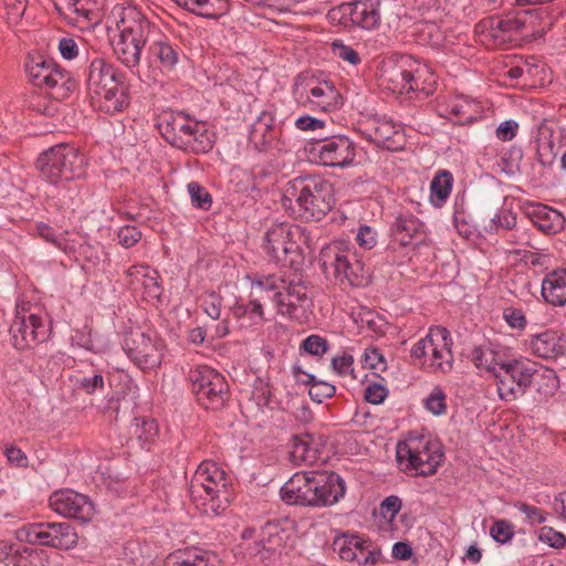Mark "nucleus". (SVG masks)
<instances>
[{
	"label": "nucleus",
	"instance_id": "19",
	"mask_svg": "<svg viewBox=\"0 0 566 566\" xmlns=\"http://www.w3.org/2000/svg\"><path fill=\"white\" fill-rule=\"evenodd\" d=\"M49 502L51 509L64 517L86 523L94 516V505L90 499L70 489L53 492Z\"/></svg>",
	"mask_w": 566,
	"mask_h": 566
},
{
	"label": "nucleus",
	"instance_id": "63",
	"mask_svg": "<svg viewBox=\"0 0 566 566\" xmlns=\"http://www.w3.org/2000/svg\"><path fill=\"white\" fill-rule=\"evenodd\" d=\"M517 128L518 124L515 120L502 122L496 128V137L503 142L512 140L516 135Z\"/></svg>",
	"mask_w": 566,
	"mask_h": 566
},
{
	"label": "nucleus",
	"instance_id": "13",
	"mask_svg": "<svg viewBox=\"0 0 566 566\" xmlns=\"http://www.w3.org/2000/svg\"><path fill=\"white\" fill-rule=\"evenodd\" d=\"M188 379L198 402L207 409H220L228 396V384L224 377L209 366H197L190 369Z\"/></svg>",
	"mask_w": 566,
	"mask_h": 566
},
{
	"label": "nucleus",
	"instance_id": "47",
	"mask_svg": "<svg viewBox=\"0 0 566 566\" xmlns=\"http://www.w3.org/2000/svg\"><path fill=\"white\" fill-rule=\"evenodd\" d=\"M74 385L77 389L87 395H93L96 391H103L105 387L104 376L99 373L93 375H84L76 377Z\"/></svg>",
	"mask_w": 566,
	"mask_h": 566
},
{
	"label": "nucleus",
	"instance_id": "38",
	"mask_svg": "<svg viewBox=\"0 0 566 566\" xmlns=\"http://www.w3.org/2000/svg\"><path fill=\"white\" fill-rule=\"evenodd\" d=\"M149 53L159 61L160 67L165 71L174 70L179 60L177 48L166 39L154 41L149 46Z\"/></svg>",
	"mask_w": 566,
	"mask_h": 566
},
{
	"label": "nucleus",
	"instance_id": "36",
	"mask_svg": "<svg viewBox=\"0 0 566 566\" xmlns=\"http://www.w3.org/2000/svg\"><path fill=\"white\" fill-rule=\"evenodd\" d=\"M452 187V174L448 170H439L430 182V203L434 208H442L450 197Z\"/></svg>",
	"mask_w": 566,
	"mask_h": 566
},
{
	"label": "nucleus",
	"instance_id": "6",
	"mask_svg": "<svg viewBox=\"0 0 566 566\" xmlns=\"http://www.w3.org/2000/svg\"><path fill=\"white\" fill-rule=\"evenodd\" d=\"M252 289L272 294L277 312L290 317L297 316L298 310L305 311L312 305L308 287L300 279L287 281L281 274H261L253 279Z\"/></svg>",
	"mask_w": 566,
	"mask_h": 566
},
{
	"label": "nucleus",
	"instance_id": "46",
	"mask_svg": "<svg viewBox=\"0 0 566 566\" xmlns=\"http://www.w3.org/2000/svg\"><path fill=\"white\" fill-rule=\"evenodd\" d=\"M34 232L44 241L51 243L55 248L62 251H66L67 241L64 234L56 233V231L51 226L44 222H39L34 227Z\"/></svg>",
	"mask_w": 566,
	"mask_h": 566
},
{
	"label": "nucleus",
	"instance_id": "27",
	"mask_svg": "<svg viewBox=\"0 0 566 566\" xmlns=\"http://www.w3.org/2000/svg\"><path fill=\"white\" fill-rule=\"evenodd\" d=\"M528 350L543 359H557L566 353V340L554 331L532 335L527 340Z\"/></svg>",
	"mask_w": 566,
	"mask_h": 566
},
{
	"label": "nucleus",
	"instance_id": "59",
	"mask_svg": "<svg viewBox=\"0 0 566 566\" xmlns=\"http://www.w3.org/2000/svg\"><path fill=\"white\" fill-rule=\"evenodd\" d=\"M387 396L388 390L382 385L374 382L366 387L365 399L369 403L379 405L386 399Z\"/></svg>",
	"mask_w": 566,
	"mask_h": 566
},
{
	"label": "nucleus",
	"instance_id": "57",
	"mask_svg": "<svg viewBox=\"0 0 566 566\" xmlns=\"http://www.w3.org/2000/svg\"><path fill=\"white\" fill-rule=\"evenodd\" d=\"M363 363H364V366L369 369H374V370H385L386 369L385 358H384L382 354L376 348H370V349L365 350Z\"/></svg>",
	"mask_w": 566,
	"mask_h": 566
},
{
	"label": "nucleus",
	"instance_id": "16",
	"mask_svg": "<svg viewBox=\"0 0 566 566\" xmlns=\"http://www.w3.org/2000/svg\"><path fill=\"white\" fill-rule=\"evenodd\" d=\"M311 155L319 165L348 168L357 164V145L345 135H335L314 143Z\"/></svg>",
	"mask_w": 566,
	"mask_h": 566
},
{
	"label": "nucleus",
	"instance_id": "48",
	"mask_svg": "<svg viewBox=\"0 0 566 566\" xmlns=\"http://www.w3.org/2000/svg\"><path fill=\"white\" fill-rule=\"evenodd\" d=\"M447 396L442 388L434 387L423 400L426 409L434 416H442L447 411Z\"/></svg>",
	"mask_w": 566,
	"mask_h": 566
},
{
	"label": "nucleus",
	"instance_id": "18",
	"mask_svg": "<svg viewBox=\"0 0 566 566\" xmlns=\"http://www.w3.org/2000/svg\"><path fill=\"white\" fill-rule=\"evenodd\" d=\"M346 493L344 479L335 472H315L311 475V507L332 506Z\"/></svg>",
	"mask_w": 566,
	"mask_h": 566
},
{
	"label": "nucleus",
	"instance_id": "35",
	"mask_svg": "<svg viewBox=\"0 0 566 566\" xmlns=\"http://www.w3.org/2000/svg\"><path fill=\"white\" fill-rule=\"evenodd\" d=\"M179 7L206 19H217L227 10V0H174Z\"/></svg>",
	"mask_w": 566,
	"mask_h": 566
},
{
	"label": "nucleus",
	"instance_id": "22",
	"mask_svg": "<svg viewBox=\"0 0 566 566\" xmlns=\"http://www.w3.org/2000/svg\"><path fill=\"white\" fill-rule=\"evenodd\" d=\"M334 549L338 552L343 560L357 562L358 565H374L381 558L380 549L374 547L371 542L354 534H343L336 537Z\"/></svg>",
	"mask_w": 566,
	"mask_h": 566
},
{
	"label": "nucleus",
	"instance_id": "64",
	"mask_svg": "<svg viewBox=\"0 0 566 566\" xmlns=\"http://www.w3.org/2000/svg\"><path fill=\"white\" fill-rule=\"evenodd\" d=\"M523 158V153L520 148H512L510 150V158H502L503 171L513 175L518 170L520 161Z\"/></svg>",
	"mask_w": 566,
	"mask_h": 566
},
{
	"label": "nucleus",
	"instance_id": "24",
	"mask_svg": "<svg viewBox=\"0 0 566 566\" xmlns=\"http://www.w3.org/2000/svg\"><path fill=\"white\" fill-rule=\"evenodd\" d=\"M282 126L277 124L271 111H262L253 122L249 132V142L259 151L275 147L281 138Z\"/></svg>",
	"mask_w": 566,
	"mask_h": 566
},
{
	"label": "nucleus",
	"instance_id": "5",
	"mask_svg": "<svg viewBox=\"0 0 566 566\" xmlns=\"http://www.w3.org/2000/svg\"><path fill=\"white\" fill-rule=\"evenodd\" d=\"M86 165L85 156L69 144L52 146L41 153L36 160L41 178L53 186L83 178Z\"/></svg>",
	"mask_w": 566,
	"mask_h": 566
},
{
	"label": "nucleus",
	"instance_id": "29",
	"mask_svg": "<svg viewBox=\"0 0 566 566\" xmlns=\"http://www.w3.org/2000/svg\"><path fill=\"white\" fill-rule=\"evenodd\" d=\"M312 471L296 472L281 488V499L290 505H310Z\"/></svg>",
	"mask_w": 566,
	"mask_h": 566
},
{
	"label": "nucleus",
	"instance_id": "28",
	"mask_svg": "<svg viewBox=\"0 0 566 566\" xmlns=\"http://www.w3.org/2000/svg\"><path fill=\"white\" fill-rule=\"evenodd\" d=\"M326 441L327 439L322 434L303 432L295 437L291 455L294 461L313 464L318 460Z\"/></svg>",
	"mask_w": 566,
	"mask_h": 566
},
{
	"label": "nucleus",
	"instance_id": "11",
	"mask_svg": "<svg viewBox=\"0 0 566 566\" xmlns=\"http://www.w3.org/2000/svg\"><path fill=\"white\" fill-rule=\"evenodd\" d=\"M452 338L446 327H430L428 334L410 349L411 357L433 373L447 374L453 367Z\"/></svg>",
	"mask_w": 566,
	"mask_h": 566
},
{
	"label": "nucleus",
	"instance_id": "9",
	"mask_svg": "<svg viewBox=\"0 0 566 566\" xmlns=\"http://www.w3.org/2000/svg\"><path fill=\"white\" fill-rule=\"evenodd\" d=\"M318 263L326 276H333L343 287L363 286L368 282V272L353 249L343 243L324 248Z\"/></svg>",
	"mask_w": 566,
	"mask_h": 566
},
{
	"label": "nucleus",
	"instance_id": "1",
	"mask_svg": "<svg viewBox=\"0 0 566 566\" xmlns=\"http://www.w3.org/2000/svg\"><path fill=\"white\" fill-rule=\"evenodd\" d=\"M125 80L124 72L104 59L95 57L88 66L86 78L92 104L106 114L124 112L130 103Z\"/></svg>",
	"mask_w": 566,
	"mask_h": 566
},
{
	"label": "nucleus",
	"instance_id": "32",
	"mask_svg": "<svg viewBox=\"0 0 566 566\" xmlns=\"http://www.w3.org/2000/svg\"><path fill=\"white\" fill-rule=\"evenodd\" d=\"M213 560L211 553L193 547L169 554L165 566H214Z\"/></svg>",
	"mask_w": 566,
	"mask_h": 566
},
{
	"label": "nucleus",
	"instance_id": "31",
	"mask_svg": "<svg viewBox=\"0 0 566 566\" xmlns=\"http://www.w3.org/2000/svg\"><path fill=\"white\" fill-rule=\"evenodd\" d=\"M542 295L554 306L566 304V268L555 270L545 276L542 282Z\"/></svg>",
	"mask_w": 566,
	"mask_h": 566
},
{
	"label": "nucleus",
	"instance_id": "8",
	"mask_svg": "<svg viewBox=\"0 0 566 566\" xmlns=\"http://www.w3.org/2000/svg\"><path fill=\"white\" fill-rule=\"evenodd\" d=\"M443 453L437 443L424 437L410 436L396 448L400 471L411 476L433 475L442 462Z\"/></svg>",
	"mask_w": 566,
	"mask_h": 566
},
{
	"label": "nucleus",
	"instance_id": "15",
	"mask_svg": "<svg viewBox=\"0 0 566 566\" xmlns=\"http://www.w3.org/2000/svg\"><path fill=\"white\" fill-rule=\"evenodd\" d=\"M25 71L34 86L53 91L52 96L56 99L67 96L75 85L70 73L51 59L32 57L27 62Z\"/></svg>",
	"mask_w": 566,
	"mask_h": 566
},
{
	"label": "nucleus",
	"instance_id": "12",
	"mask_svg": "<svg viewBox=\"0 0 566 566\" xmlns=\"http://www.w3.org/2000/svg\"><path fill=\"white\" fill-rule=\"evenodd\" d=\"M293 95L298 104L312 111L334 112L343 105V99L332 82L297 76Z\"/></svg>",
	"mask_w": 566,
	"mask_h": 566
},
{
	"label": "nucleus",
	"instance_id": "42",
	"mask_svg": "<svg viewBox=\"0 0 566 566\" xmlns=\"http://www.w3.org/2000/svg\"><path fill=\"white\" fill-rule=\"evenodd\" d=\"M23 554L31 555V549L23 547L21 551L13 544L0 542V566H21Z\"/></svg>",
	"mask_w": 566,
	"mask_h": 566
},
{
	"label": "nucleus",
	"instance_id": "23",
	"mask_svg": "<svg viewBox=\"0 0 566 566\" xmlns=\"http://www.w3.org/2000/svg\"><path fill=\"white\" fill-rule=\"evenodd\" d=\"M390 233L394 240L403 247L420 245L427 237L424 223L406 210L396 212L390 224Z\"/></svg>",
	"mask_w": 566,
	"mask_h": 566
},
{
	"label": "nucleus",
	"instance_id": "37",
	"mask_svg": "<svg viewBox=\"0 0 566 566\" xmlns=\"http://www.w3.org/2000/svg\"><path fill=\"white\" fill-rule=\"evenodd\" d=\"M45 528H50L51 547L69 551L77 545V534L69 523H46Z\"/></svg>",
	"mask_w": 566,
	"mask_h": 566
},
{
	"label": "nucleus",
	"instance_id": "54",
	"mask_svg": "<svg viewBox=\"0 0 566 566\" xmlns=\"http://www.w3.org/2000/svg\"><path fill=\"white\" fill-rule=\"evenodd\" d=\"M538 539L553 548H562L566 544V536L563 533L547 526L539 530Z\"/></svg>",
	"mask_w": 566,
	"mask_h": 566
},
{
	"label": "nucleus",
	"instance_id": "56",
	"mask_svg": "<svg viewBox=\"0 0 566 566\" xmlns=\"http://www.w3.org/2000/svg\"><path fill=\"white\" fill-rule=\"evenodd\" d=\"M514 507L524 514L531 524H542L546 521V513L542 509L525 502H516L514 503Z\"/></svg>",
	"mask_w": 566,
	"mask_h": 566
},
{
	"label": "nucleus",
	"instance_id": "17",
	"mask_svg": "<svg viewBox=\"0 0 566 566\" xmlns=\"http://www.w3.org/2000/svg\"><path fill=\"white\" fill-rule=\"evenodd\" d=\"M122 347L140 368H154L161 360V344L138 329L125 334Z\"/></svg>",
	"mask_w": 566,
	"mask_h": 566
},
{
	"label": "nucleus",
	"instance_id": "7",
	"mask_svg": "<svg viewBox=\"0 0 566 566\" xmlns=\"http://www.w3.org/2000/svg\"><path fill=\"white\" fill-rule=\"evenodd\" d=\"M158 128L163 137L177 148L195 154H205L212 148V139L206 124L181 112L166 114Z\"/></svg>",
	"mask_w": 566,
	"mask_h": 566
},
{
	"label": "nucleus",
	"instance_id": "58",
	"mask_svg": "<svg viewBox=\"0 0 566 566\" xmlns=\"http://www.w3.org/2000/svg\"><path fill=\"white\" fill-rule=\"evenodd\" d=\"M332 368L340 376L353 371L354 357L350 354L343 353L332 359Z\"/></svg>",
	"mask_w": 566,
	"mask_h": 566
},
{
	"label": "nucleus",
	"instance_id": "14",
	"mask_svg": "<svg viewBox=\"0 0 566 566\" xmlns=\"http://www.w3.org/2000/svg\"><path fill=\"white\" fill-rule=\"evenodd\" d=\"M12 345L20 350L35 347L49 336V327L44 319L31 311L30 303H19L14 318L10 325Z\"/></svg>",
	"mask_w": 566,
	"mask_h": 566
},
{
	"label": "nucleus",
	"instance_id": "60",
	"mask_svg": "<svg viewBox=\"0 0 566 566\" xmlns=\"http://www.w3.org/2000/svg\"><path fill=\"white\" fill-rule=\"evenodd\" d=\"M356 240L365 250H370L377 244L376 232L368 226H361L358 229Z\"/></svg>",
	"mask_w": 566,
	"mask_h": 566
},
{
	"label": "nucleus",
	"instance_id": "50",
	"mask_svg": "<svg viewBox=\"0 0 566 566\" xmlns=\"http://www.w3.org/2000/svg\"><path fill=\"white\" fill-rule=\"evenodd\" d=\"M490 534L495 542L506 544L514 536L513 525L505 520H499L491 526Z\"/></svg>",
	"mask_w": 566,
	"mask_h": 566
},
{
	"label": "nucleus",
	"instance_id": "49",
	"mask_svg": "<svg viewBox=\"0 0 566 566\" xmlns=\"http://www.w3.org/2000/svg\"><path fill=\"white\" fill-rule=\"evenodd\" d=\"M331 50L334 56L348 62L352 65H358L360 63V56L358 52L349 45H346L342 40H335L331 44Z\"/></svg>",
	"mask_w": 566,
	"mask_h": 566
},
{
	"label": "nucleus",
	"instance_id": "25",
	"mask_svg": "<svg viewBox=\"0 0 566 566\" xmlns=\"http://www.w3.org/2000/svg\"><path fill=\"white\" fill-rule=\"evenodd\" d=\"M424 71L417 67L413 70L410 59L402 60L399 65L391 70L389 82L392 84V91L400 94L423 92L426 95L430 91L426 88L422 75Z\"/></svg>",
	"mask_w": 566,
	"mask_h": 566
},
{
	"label": "nucleus",
	"instance_id": "26",
	"mask_svg": "<svg viewBox=\"0 0 566 566\" xmlns=\"http://www.w3.org/2000/svg\"><path fill=\"white\" fill-rule=\"evenodd\" d=\"M283 543V536L275 524H266L258 537L247 543L244 549L250 557L265 563L277 553Z\"/></svg>",
	"mask_w": 566,
	"mask_h": 566
},
{
	"label": "nucleus",
	"instance_id": "41",
	"mask_svg": "<svg viewBox=\"0 0 566 566\" xmlns=\"http://www.w3.org/2000/svg\"><path fill=\"white\" fill-rule=\"evenodd\" d=\"M471 361L479 369H485L492 376L496 373V367H500L501 363L495 360L494 350L485 346H475L470 354Z\"/></svg>",
	"mask_w": 566,
	"mask_h": 566
},
{
	"label": "nucleus",
	"instance_id": "3",
	"mask_svg": "<svg viewBox=\"0 0 566 566\" xmlns=\"http://www.w3.org/2000/svg\"><path fill=\"white\" fill-rule=\"evenodd\" d=\"M493 377L499 397L504 401H513L523 396L536 378L544 381L545 392H553L558 387V378L553 369L538 368L536 363L528 359L501 363Z\"/></svg>",
	"mask_w": 566,
	"mask_h": 566
},
{
	"label": "nucleus",
	"instance_id": "53",
	"mask_svg": "<svg viewBox=\"0 0 566 566\" xmlns=\"http://www.w3.org/2000/svg\"><path fill=\"white\" fill-rule=\"evenodd\" d=\"M336 392V388L334 385L319 380L316 384H313L308 389V395L311 399L317 403L323 402L327 398H332Z\"/></svg>",
	"mask_w": 566,
	"mask_h": 566
},
{
	"label": "nucleus",
	"instance_id": "40",
	"mask_svg": "<svg viewBox=\"0 0 566 566\" xmlns=\"http://www.w3.org/2000/svg\"><path fill=\"white\" fill-rule=\"evenodd\" d=\"M46 523H35L19 530L18 537L33 545L51 546L52 537Z\"/></svg>",
	"mask_w": 566,
	"mask_h": 566
},
{
	"label": "nucleus",
	"instance_id": "4",
	"mask_svg": "<svg viewBox=\"0 0 566 566\" xmlns=\"http://www.w3.org/2000/svg\"><path fill=\"white\" fill-rule=\"evenodd\" d=\"M230 476L212 461H202L191 480L190 495L206 514L220 515L230 502Z\"/></svg>",
	"mask_w": 566,
	"mask_h": 566
},
{
	"label": "nucleus",
	"instance_id": "30",
	"mask_svg": "<svg viewBox=\"0 0 566 566\" xmlns=\"http://www.w3.org/2000/svg\"><path fill=\"white\" fill-rule=\"evenodd\" d=\"M379 0L349 2V19L358 27L373 30L380 23Z\"/></svg>",
	"mask_w": 566,
	"mask_h": 566
},
{
	"label": "nucleus",
	"instance_id": "52",
	"mask_svg": "<svg viewBox=\"0 0 566 566\" xmlns=\"http://www.w3.org/2000/svg\"><path fill=\"white\" fill-rule=\"evenodd\" d=\"M118 243L128 249L142 239V232L136 226L126 224L117 231Z\"/></svg>",
	"mask_w": 566,
	"mask_h": 566
},
{
	"label": "nucleus",
	"instance_id": "55",
	"mask_svg": "<svg viewBox=\"0 0 566 566\" xmlns=\"http://www.w3.org/2000/svg\"><path fill=\"white\" fill-rule=\"evenodd\" d=\"M402 502L397 495L387 496L379 506L380 515L387 521H394L401 510Z\"/></svg>",
	"mask_w": 566,
	"mask_h": 566
},
{
	"label": "nucleus",
	"instance_id": "62",
	"mask_svg": "<svg viewBox=\"0 0 566 566\" xmlns=\"http://www.w3.org/2000/svg\"><path fill=\"white\" fill-rule=\"evenodd\" d=\"M295 127L304 132H315L325 127V122L310 115H304L295 120Z\"/></svg>",
	"mask_w": 566,
	"mask_h": 566
},
{
	"label": "nucleus",
	"instance_id": "61",
	"mask_svg": "<svg viewBox=\"0 0 566 566\" xmlns=\"http://www.w3.org/2000/svg\"><path fill=\"white\" fill-rule=\"evenodd\" d=\"M505 322L512 327L522 329L526 324V318L522 310L507 308L503 313Z\"/></svg>",
	"mask_w": 566,
	"mask_h": 566
},
{
	"label": "nucleus",
	"instance_id": "2",
	"mask_svg": "<svg viewBox=\"0 0 566 566\" xmlns=\"http://www.w3.org/2000/svg\"><path fill=\"white\" fill-rule=\"evenodd\" d=\"M284 206L296 205L294 212L304 219H322L335 205L333 185L321 177H297L289 181L283 192Z\"/></svg>",
	"mask_w": 566,
	"mask_h": 566
},
{
	"label": "nucleus",
	"instance_id": "33",
	"mask_svg": "<svg viewBox=\"0 0 566 566\" xmlns=\"http://www.w3.org/2000/svg\"><path fill=\"white\" fill-rule=\"evenodd\" d=\"M531 216L534 224L545 233H556L564 228V216L548 206L536 205Z\"/></svg>",
	"mask_w": 566,
	"mask_h": 566
},
{
	"label": "nucleus",
	"instance_id": "45",
	"mask_svg": "<svg viewBox=\"0 0 566 566\" xmlns=\"http://www.w3.org/2000/svg\"><path fill=\"white\" fill-rule=\"evenodd\" d=\"M188 193L193 207L201 210H209L212 206V197L208 190L196 181H191L187 186Z\"/></svg>",
	"mask_w": 566,
	"mask_h": 566
},
{
	"label": "nucleus",
	"instance_id": "34",
	"mask_svg": "<svg viewBox=\"0 0 566 566\" xmlns=\"http://www.w3.org/2000/svg\"><path fill=\"white\" fill-rule=\"evenodd\" d=\"M127 275L133 277L132 284L138 283L143 286L144 293L149 298H159L163 292L157 280V272L146 265H134L127 270Z\"/></svg>",
	"mask_w": 566,
	"mask_h": 566
},
{
	"label": "nucleus",
	"instance_id": "21",
	"mask_svg": "<svg viewBox=\"0 0 566 566\" xmlns=\"http://www.w3.org/2000/svg\"><path fill=\"white\" fill-rule=\"evenodd\" d=\"M524 27L525 21L517 17H489L476 24L475 31L483 38V41H490L493 45H502L511 42Z\"/></svg>",
	"mask_w": 566,
	"mask_h": 566
},
{
	"label": "nucleus",
	"instance_id": "20",
	"mask_svg": "<svg viewBox=\"0 0 566 566\" xmlns=\"http://www.w3.org/2000/svg\"><path fill=\"white\" fill-rule=\"evenodd\" d=\"M293 238L294 231L290 224H274L265 232L263 248L275 262L293 264L292 255L298 251V244Z\"/></svg>",
	"mask_w": 566,
	"mask_h": 566
},
{
	"label": "nucleus",
	"instance_id": "44",
	"mask_svg": "<svg viewBox=\"0 0 566 566\" xmlns=\"http://www.w3.org/2000/svg\"><path fill=\"white\" fill-rule=\"evenodd\" d=\"M329 350V344L326 338L312 334L302 340L300 352L311 356L322 357Z\"/></svg>",
	"mask_w": 566,
	"mask_h": 566
},
{
	"label": "nucleus",
	"instance_id": "10",
	"mask_svg": "<svg viewBox=\"0 0 566 566\" xmlns=\"http://www.w3.org/2000/svg\"><path fill=\"white\" fill-rule=\"evenodd\" d=\"M150 32V23L134 10L125 12L122 19L119 40L114 51L117 59L133 74L138 73L142 51L147 42Z\"/></svg>",
	"mask_w": 566,
	"mask_h": 566
},
{
	"label": "nucleus",
	"instance_id": "39",
	"mask_svg": "<svg viewBox=\"0 0 566 566\" xmlns=\"http://www.w3.org/2000/svg\"><path fill=\"white\" fill-rule=\"evenodd\" d=\"M158 433V424L150 418H135L130 426V434L139 441L142 448H148L153 442H155Z\"/></svg>",
	"mask_w": 566,
	"mask_h": 566
},
{
	"label": "nucleus",
	"instance_id": "43",
	"mask_svg": "<svg viewBox=\"0 0 566 566\" xmlns=\"http://www.w3.org/2000/svg\"><path fill=\"white\" fill-rule=\"evenodd\" d=\"M471 107V101L464 97H457L448 104L446 111L449 116L458 118L460 123H471L474 119V115L470 113Z\"/></svg>",
	"mask_w": 566,
	"mask_h": 566
},
{
	"label": "nucleus",
	"instance_id": "51",
	"mask_svg": "<svg viewBox=\"0 0 566 566\" xmlns=\"http://www.w3.org/2000/svg\"><path fill=\"white\" fill-rule=\"evenodd\" d=\"M7 11V20L9 24H17L23 17L28 0H1Z\"/></svg>",
	"mask_w": 566,
	"mask_h": 566
}]
</instances>
